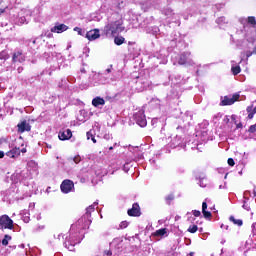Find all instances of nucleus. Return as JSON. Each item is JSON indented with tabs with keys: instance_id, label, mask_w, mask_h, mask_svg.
Listing matches in <instances>:
<instances>
[{
	"instance_id": "a878e982",
	"label": "nucleus",
	"mask_w": 256,
	"mask_h": 256,
	"mask_svg": "<svg viewBox=\"0 0 256 256\" xmlns=\"http://www.w3.org/2000/svg\"><path fill=\"white\" fill-rule=\"evenodd\" d=\"M199 228L197 227V225H190L189 228H188V232L189 233H197V230Z\"/></svg>"
},
{
	"instance_id": "de8ad7c7",
	"label": "nucleus",
	"mask_w": 256,
	"mask_h": 256,
	"mask_svg": "<svg viewBox=\"0 0 256 256\" xmlns=\"http://www.w3.org/2000/svg\"><path fill=\"white\" fill-rule=\"evenodd\" d=\"M252 113L255 115V113H256V106L254 108L252 106Z\"/></svg>"
},
{
	"instance_id": "c85d7f7f",
	"label": "nucleus",
	"mask_w": 256,
	"mask_h": 256,
	"mask_svg": "<svg viewBox=\"0 0 256 256\" xmlns=\"http://www.w3.org/2000/svg\"><path fill=\"white\" fill-rule=\"evenodd\" d=\"M142 83V89H147V87H149V85H151V82L149 80H146L144 82H141Z\"/></svg>"
},
{
	"instance_id": "5fc2aeb1",
	"label": "nucleus",
	"mask_w": 256,
	"mask_h": 256,
	"mask_svg": "<svg viewBox=\"0 0 256 256\" xmlns=\"http://www.w3.org/2000/svg\"><path fill=\"white\" fill-rule=\"evenodd\" d=\"M39 229H45V226H40Z\"/></svg>"
},
{
	"instance_id": "f704fd0d",
	"label": "nucleus",
	"mask_w": 256,
	"mask_h": 256,
	"mask_svg": "<svg viewBox=\"0 0 256 256\" xmlns=\"http://www.w3.org/2000/svg\"><path fill=\"white\" fill-rule=\"evenodd\" d=\"M0 59H7V53L6 52H1L0 53Z\"/></svg>"
},
{
	"instance_id": "39448f33",
	"label": "nucleus",
	"mask_w": 256,
	"mask_h": 256,
	"mask_svg": "<svg viewBox=\"0 0 256 256\" xmlns=\"http://www.w3.org/2000/svg\"><path fill=\"white\" fill-rule=\"evenodd\" d=\"M62 193H71V191L75 190V184L71 180H64L60 186Z\"/></svg>"
},
{
	"instance_id": "cd10ccee",
	"label": "nucleus",
	"mask_w": 256,
	"mask_h": 256,
	"mask_svg": "<svg viewBox=\"0 0 256 256\" xmlns=\"http://www.w3.org/2000/svg\"><path fill=\"white\" fill-rule=\"evenodd\" d=\"M119 227H120L121 229H127V227H129V222H127V221H122V222L120 223Z\"/></svg>"
},
{
	"instance_id": "ddd939ff",
	"label": "nucleus",
	"mask_w": 256,
	"mask_h": 256,
	"mask_svg": "<svg viewBox=\"0 0 256 256\" xmlns=\"http://www.w3.org/2000/svg\"><path fill=\"white\" fill-rule=\"evenodd\" d=\"M19 133H25V131H31V125L27 121H23L18 124Z\"/></svg>"
},
{
	"instance_id": "8fccbe9b",
	"label": "nucleus",
	"mask_w": 256,
	"mask_h": 256,
	"mask_svg": "<svg viewBox=\"0 0 256 256\" xmlns=\"http://www.w3.org/2000/svg\"><path fill=\"white\" fill-rule=\"evenodd\" d=\"M5 13V9H0V15H3Z\"/></svg>"
},
{
	"instance_id": "4c0bfd02",
	"label": "nucleus",
	"mask_w": 256,
	"mask_h": 256,
	"mask_svg": "<svg viewBox=\"0 0 256 256\" xmlns=\"http://www.w3.org/2000/svg\"><path fill=\"white\" fill-rule=\"evenodd\" d=\"M205 179L200 180V187H207V184L204 183Z\"/></svg>"
},
{
	"instance_id": "a19ab883",
	"label": "nucleus",
	"mask_w": 256,
	"mask_h": 256,
	"mask_svg": "<svg viewBox=\"0 0 256 256\" xmlns=\"http://www.w3.org/2000/svg\"><path fill=\"white\" fill-rule=\"evenodd\" d=\"M243 209H246V211H249L250 207L249 205H247V203L243 204Z\"/></svg>"
},
{
	"instance_id": "f257e3e1",
	"label": "nucleus",
	"mask_w": 256,
	"mask_h": 256,
	"mask_svg": "<svg viewBox=\"0 0 256 256\" xmlns=\"http://www.w3.org/2000/svg\"><path fill=\"white\" fill-rule=\"evenodd\" d=\"M95 205L97 204L94 203V205H90L86 209V214L84 215V217L79 219L77 224L71 226V231L75 230V227H78V229H89V225H91V213L95 211Z\"/></svg>"
},
{
	"instance_id": "bb28decb",
	"label": "nucleus",
	"mask_w": 256,
	"mask_h": 256,
	"mask_svg": "<svg viewBox=\"0 0 256 256\" xmlns=\"http://www.w3.org/2000/svg\"><path fill=\"white\" fill-rule=\"evenodd\" d=\"M80 115H83V116H78V121H81L82 123H85V110H81L80 111Z\"/></svg>"
},
{
	"instance_id": "ea45409f",
	"label": "nucleus",
	"mask_w": 256,
	"mask_h": 256,
	"mask_svg": "<svg viewBox=\"0 0 256 256\" xmlns=\"http://www.w3.org/2000/svg\"><path fill=\"white\" fill-rule=\"evenodd\" d=\"M87 139H92V137H94L93 136V133H91V132H87Z\"/></svg>"
},
{
	"instance_id": "9b49d317",
	"label": "nucleus",
	"mask_w": 256,
	"mask_h": 256,
	"mask_svg": "<svg viewBox=\"0 0 256 256\" xmlns=\"http://www.w3.org/2000/svg\"><path fill=\"white\" fill-rule=\"evenodd\" d=\"M69 27L65 24H57L54 27L51 28L52 33H64V31H67Z\"/></svg>"
},
{
	"instance_id": "6ab92c4d",
	"label": "nucleus",
	"mask_w": 256,
	"mask_h": 256,
	"mask_svg": "<svg viewBox=\"0 0 256 256\" xmlns=\"http://www.w3.org/2000/svg\"><path fill=\"white\" fill-rule=\"evenodd\" d=\"M64 245L69 251H73V248L75 247V245H77V242H71V240H67L66 238Z\"/></svg>"
},
{
	"instance_id": "f03ea898",
	"label": "nucleus",
	"mask_w": 256,
	"mask_h": 256,
	"mask_svg": "<svg viewBox=\"0 0 256 256\" xmlns=\"http://www.w3.org/2000/svg\"><path fill=\"white\" fill-rule=\"evenodd\" d=\"M8 147L10 150L6 152V157L17 159L21 155V149L15 145V142H9Z\"/></svg>"
},
{
	"instance_id": "c9c22d12",
	"label": "nucleus",
	"mask_w": 256,
	"mask_h": 256,
	"mask_svg": "<svg viewBox=\"0 0 256 256\" xmlns=\"http://www.w3.org/2000/svg\"><path fill=\"white\" fill-rule=\"evenodd\" d=\"M253 53L256 55V47L254 48L253 52H248L246 54V57H251V55H253Z\"/></svg>"
},
{
	"instance_id": "37998d69",
	"label": "nucleus",
	"mask_w": 256,
	"mask_h": 256,
	"mask_svg": "<svg viewBox=\"0 0 256 256\" xmlns=\"http://www.w3.org/2000/svg\"><path fill=\"white\" fill-rule=\"evenodd\" d=\"M64 235L63 234H59L58 236H57V239L59 240V241H61V239H64Z\"/></svg>"
},
{
	"instance_id": "49530a36",
	"label": "nucleus",
	"mask_w": 256,
	"mask_h": 256,
	"mask_svg": "<svg viewBox=\"0 0 256 256\" xmlns=\"http://www.w3.org/2000/svg\"><path fill=\"white\" fill-rule=\"evenodd\" d=\"M20 153H27V149H26V148H22V149L20 150Z\"/></svg>"
},
{
	"instance_id": "72a5a7b5",
	"label": "nucleus",
	"mask_w": 256,
	"mask_h": 256,
	"mask_svg": "<svg viewBox=\"0 0 256 256\" xmlns=\"http://www.w3.org/2000/svg\"><path fill=\"white\" fill-rule=\"evenodd\" d=\"M175 199V195L170 194L166 197V201H173Z\"/></svg>"
},
{
	"instance_id": "5701e85b",
	"label": "nucleus",
	"mask_w": 256,
	"mask_h": 256,
	"mask_svg": "<svg viewBox=\"0 0 256 256\" xmlns=\"http://www.w3.org/2000/svg\"><path fill=\"white\" fill-rule=\"evenodd\" d=\"M114 43L115 45H123V43H125V38L122 36H117L114 38Z\"/></svg>"
},
{
	"instance_id": "20e7f679",
	"label": "nucleus",
	"mask_w": 256,
	"mask_h": 256,
	"mask_svg": "<svg viewBox=\"0 0 256 256\" xmlns=\"http://www.w3.org/2000/svg\"><path fill=\"white\" fill-rule=\"evenodd\" d=\"M103 32L109 36V35H116V33L119 32V22H113L104 27Z\"/></svg>"
},
{
	"instance_id": "4be33fe9",
	"label": "nucleus",
	"mask_w": 256,
	"mask_h": 256,
	"mask_svg": "<svg viewBox=\"0 0 256 256\" xmlns=\"http://www.w3.org/2000/svg\"><path fill=\"white\" fill-rule=\"evenodd\" d=\"M68 161H69V163H75L77 165V164L81 163V156L76 155L74 157H70L68 159Z\"/></svg>"
},
{
	"instance_id": "4d7b16f0",
	"label": "nucleus",
	"mask_w": 256,
	"mask_h": 256,
	"mask_svg": "<svg viewBox=\"0 0 256 256\" xmlns=\"http://www.w3.org/2000/svg\"><path fill=\"white\" fill-rule=\"evenodd\" d=\"M101 83H106V81H103V80H102Z\"/></svg>"
},
{
	"instance_id": "6e6d98bb",
	"label": "nucleus",
	"mask_w": 256,
	"mask_h": 256,
	"mask_svg": "<svg viewBox=\"0 0 256 256\" xmlns=\"http://www.w3.org/2000/svg\"><path fill=\"white\" fill-rule=\"evenodd\" d=\"M217 21H223V18H219Z\"/></svg>"
},
{
	"instance_id": "13d9d810",
	"label": "nucleus",
	"mask_w": 256,
	"mask_h": 256,
	"mask_svg": "<svg viewBox=\"0 0 256 256\" xmlns=\"http://www.w3.org/2000/svg\"><path fill=\"white\" fill-rule=\"evenodd\" d=\"M107 255H111V252H108Z\"/></svg>"
},
{
	"instance_id": "7ed1b4c3",
	"label": "nucleus",
	"mask_w": 256,
	"mask_h": 256,
	"mask_svg": "<svg viewBox=\"0 0 256 256\" xmlns=\"http://www.w3.org/2000/svg\"><path fill=\"white\" fill-rule=\"evenodd\" d=\"M134 119L140 127H147V118L145 117V111L139 110L134 114Z\"/></svg>"
},
{
	"instance_id": "7c9ffc66",
	"label": "nucleus",
	"mask_w": 256,
	"mask_h": 256,
	"mask_svg": "<svg viewBox=\"0 0 256 256\" xmlns=\"http://www.w3.org/2000/svg\"><path fill=\"white\" fill-rule=\"evenodd\" d=\"M249 133H255L256 132V124H254V125H251L250 127H249Z\"/></svg>"
},
{
	"instance_id": "603ef678",
	"label": "nucleus",
	"mask_w": 256,
	"mask_h": 256,
	"mask_svg": "<svg viewBox=\"0 0 256 256\" xmlns=\"http://www.w3.org/2000/svg\"><path fill=\"white\" fill-rule=\"evenodd\" d=\"M109 151H113V146H111V147L109 148Z\"/></svg>"
},
{
	"instance_id": "423d86ee",
	"label": "nucleus",
	"mask_w": 256,
	"mask_h": 256,
	"mask_svg": "<svg viewBox=\"0 0 256 256\" xmlns=\"http://www.w3.org/2000/svg\"><path fill=\"white\" fill-rule=\"evenodd\" d=\"M0 227L2 229H13V221L7 215H2L0 217Z\"/></svg>"
},
{
	"instance_id": "f8f14e48",
	"label": "nucleus",
	"mask_w": 256,
	"mask_h": 256,
	"mask_svg": "<svg viewBox=\"0 0 256 256\" xmlns=\"http://www.w3.org/2000/svg\"><path fill=\"white\" fill-rule=\"evenodd\" d=\"M128 215L130 217H139V215H141L139 204H133L132 209L128 210Z\"/></svg>"
},
{
	"instance_id": "c756f323",
	"label": "nucleus",
	"mask_w": 256,
	"mask_h": 256,
	"mask_svg": "<svg viewBox=\"0 0 256 256\" xmlns=\"http://www.w3.org/2000/svg\"><path fill=\"white\" fill-rule=\"evenodd\" d=\"M74 31L78 32V35H82V36L85 35V32L79 27H75Z\"/></svg>"
},
{
	"instance_id": "0eeeda50",
	"label": "nucleus",
	"mask_w": 256,
	"mask_h": 256,
	"mask_svg": "<svg viewBox=\"0 0 256 256\" xmlns=\"http://www.w3.org/2000/svg\"><path fill=\"white\" fill-rule=\"evenodd\" d=\"M179 65H193V60L191 59V53L185 52L183 53L179 60H178Z\"/></svg>"
},
{
	"instance_id": "b1692460",
	"label": "nucleus",
	"mask_w": 256,
	"mask_h": 256,
	"mask_svg": "<svg viewBox=\"0 0 256 256\" xmlns=\"http://www.w3.org/2000/svg\"><path fill=\"white\" fill-rule=\"evenodd\" d=\"M9 241H11V236L5 235L3 240H2V245H4V246L9 245Z\"/></svg>"
},
{
	"instance_id": "f3484780",
	"label": "nucleus",
	"mask_w": 256,
	"mask_h": 256,
	"mask_svg": "<svg viewBox=\"0 0 256 256\" xmlns=\"http://www.w3.org/2000/svg\"><path fill=\"white\" fill-rule=\"evenodd\" d=\"M168 235L169 234L167 228H161L154 232V237H167Z\"/></svg>"
},
{
	"instance_id": "a18cd8bd",
	"label": "nucleus",
	"mask_w": 256,
	"mask_h": 256,
	"mask_svg": "<svg viewBox=\"0 0 256 256\" xmlns=\"http://www.w3.org/2000/svg\"><path fill=\"white\" fill-rule=\"evenodd\" d=\"M23 221H24V223H29V217L25 216Z\"/></svg>"
},
{
	"instance_id": "4468645a",
	"label": "nucleus",
	"mask_w": 256,
	"mask_h": 256,
	"mask_svg": "<svg viewBox=\"0 0 256 256\" xmlns=\"http://www.w3.org/2000/svg\"><path fill=\"white\" fill-rule=\"evenodd\" d=\"M240 22L242 23V25H251L252 27H255L256 25V20H255V17L253 16H250L248 18H241L240 19Z\"/></svg>"
},
{
	"instance_id": "2f4dec72",
	"label": "nucleus",
	"mask_w": 256,
	"mask_h": 256,
	"mask_svg": "<svg viewBox=\"0 0 256 256\" xmlns=\"http://www.w3.org/2000/svg\"><path fill=\"white\" fill-rule=\"evenodd\" d=\"M192 213H193L194 217H201V211H199V210H194V211H192Z\"/></svg>"
},
{
	"instance_id": "79ce46f5",
	"label": "nucleus",
	"mask_w": 256,
	"mask_h": 256,
	"mask_svg": "<svg viewBox=\"0 0 256 256\" xmlns=\"http://www.w3.org/2000/svg\"><path fill=\"white\" fill-rule=\"evenodd\" d=\"M219 189H227V184L226 183H224V185L222 184V185H220L219 186Z\"/></svg>"
},
{
	"instance_id": "864d4df0",
	"label": "nucleus",
	"mask_w": 256,
	"mask_h": 256,
	"mask_svg": "<svg viewBox=\"0 0 256 256\" xmlns=\"http://www.w3.org/2000/svg\"><path fill=\"white\" fill-rule=\"evenodd\" d=\"M29 165H35V162H30Z\"/></svg>"
},
{
	"instance_id": "3c124183",
	"label": "nucleus",
	"mask_w": 256,
	"mask_h": 256,
	"mask_svg": "<svg viewBox=\"0 0 256 256\" xmlns=\"http://www.w3.org/2000/svg\"><path fill=\"white\" fill-rule=\"evenodd\" d=\"M20 23H25V18H20Z\"/></svg>"
},
{
	"instance_id": "473e14b6",
	"label": "nucleus",
	"mask_w": 256,
	"mask_h": 256,
	"mask_svg": "<svg viewBox=\"0 0 256 256\" xmlns=\"http://www.w3.org/2000/svg\"><path fill=\"white\" fill-rule=\"evenodd\" d=\"M228 165H230V167H233L235 165V160H233V158H229Z\"/></svg>"
},
{
	"instance_id": "9d476101",
	"label": "nucleus",
	"mask_w": 256,
	"mask_h": 256,
	"mask_svg": "<svg viewBox=\"0 0 256 256\" xmlns=\"http://www.w3.org/2000/svg\"><path fill=\"white\" fill-rule=\"evenodd\" d=\"M58 137L60 141H68V139L73 137V132L70 129L62 130L59 132Z\"/></svg>"
},
{
	"instance_id": "393cba45",
	"label": "nucleus",
	"mask_w": 256,
	"mask_h": 256,
	"mask_svg": "<svg viewBox=\"0 0 256 256\" xmlns=\"http://www.w3.org/2000/svg\"><path fill=\"white\" fill-rule=\"evenodd\" d=\"M252 111H253V106H248L247 107V112L249 113L248 114V119H253L255 114H253Z\"/></svg>"
},
{
	"instance_id": "58836bf2",
	"label": "nucleus",
	"mask_w": 256,
	"mask_h": 256,
	"mask_svg": "<svg viewBox=\"0 0 256 256\" xmlns=\"http://www.w3.org/2000/svg\"><path fill=\"white\" fill-rule=\"evenodd\" d=\"M252 233L256 235V223L252 225Z\"/></svg>"
},
{
	"instance_id": "6e6552de",
	"label": "nucleus",
	"mask_w": 256,
	"mask_h": 256,
	"mask_svg": "<svg viewBox=\"0 0 256 256\" xmlns=\"http://www.w3.org/2000/svg\"><path fill=\"white\" fill-rule=\"evenodd\" d=\"M239 93H235L232 96H225L224 99L222 100V105H233L235 101H239Z\"/></svg>"
},
{
	"instance_id": "1a4fd4ad",
	"label": "nucleus",
	"mask_w": 256,
	"mask_h": 256,
	"mask_svg": "<svg viewBox=\"0 0 256 256\" xmlns=\"http://www.w3.org/2000/svg\"><path fill=\"white\" fill-rule=\"evenodd\" d=\"M101 37V34L99 33V29H93L86 33V39L88 41H95L96 39H99Z\"/></svg>"
},
{
	"instance_id": "dca6fc26",
	"label": "nucleus",
	"mask_w": 256,
	"mask_h": 256,
	"mask_svg": "<svg viewBox=\"0 0 256 256\" xmlns=\"http://www.w3.org/2000/svg\"><path fill=\"white\" fill-rule=\"evenodd\" d=\"M92 105H93V107H101V106L105 105V99H103L101 97H96L92 100Z\"/></svg>"
},
{
	"instance_id": "09e8293b",
	"label": "nucleus",
	"mask_w": 256,
	"mask_h": 256,
	"mask_svg": "<svg viewBox=\"0 0 256 256\" xmlns=\"http://www.w3.org/2000/svg\"><path fill=\"white\" fill-rule=\"evenodd\" d=\"M91 140L93 141V143H97V140L95 139V136H93V137L91 138Z\"/></svg>"
},
{
	"instance_id": "a211bd4d",
	"label": "nucleus",
	"mask_w": 256,
	"mask_h": 256,
	"mask_svg": "<svg viewBox=\"0 0 256 256\" xmlns=\"http://www.w3.org/2000/svg\"><path fill=\"white\" fill-rule=\"evenodd\" d=\"M202 213L206 219L211 217V212L207 211V202L202 203Z\"/></svg>"
},
{
	"instance_id": "2eb2a0df",
	"label": "nucleus",
	"mask_w": 256,
	"mask_h": 256,
	"mask_svg": "<svg viewBox=\"0 0 256 256\" xmlns=\"http://www.w3.org/2000/svg\"><path fill=\"white\" fill-rule=\"evenodd\" d=\"M13 61L15 63H23V61H25V56L21 52H15L13 55Z\"/></svg>"
},
{
	"instance_id": "e433bc0d",
	"label": "nucleus",
	"mask_w": 256,
	"mask_h": 256,
	"mask_svg": "<svg viewBox=\"0 0 256 256\" xmlns=\"http://www.w3.org/2000/svg\"><path fill=\"white\" fill-rule=\"evenodd\" d=\"M111 71H113V66H110L109 68L106 69L105 75L111 73Z\"/></svg>"
},
{
	"instance_id": "c03bdc74",
	"label": "nucleus",
	"mask_w": 256,
	"mask_h": 256,
	"mask_svg": "<svg viewBox=\"0 0 256 256\" xmlns=\"http://www.w3.org/2000/svg\"><path fill=\"white\" fill-rule=\"evenodd\" d=\"M3 157H5V152L0 151V159H3Z\"/></svg>"
},
{
	"instance_id": "bf43d9fd",
	"label": "nucleus",
	"mask_w": 256,
	"mask_h": 256,
	"mask_svg": "<svg viewBox=\"0 0 256 256\" xmlns=\"http://www.w3.org/2000/svg\"><path fill=\"white\" fill-rule=\"evenodd\" d=\"M225 179H227V174L225 175Z\"/></svg>"
},
{
	"instance_id": "412c9836",
	"label": "nucleus",
	"mask_w": 256,
	"mask_h": 256,
	"mask_svg": "<svg viewBox=\"0 0 256 256\" xmlns=\"http://www.w3.org/2000/svg\"><path fill=\"white\" fill-rule=\"evenodd\" d=\"M235 63L234 61H232V68H231V71L233 73V75H239V73H241V67L239 65H236L233 64Z\"/></svg>"
},
{
	"instance_id": "aec40b11",
	"label": "nucleus",
	"mask_w": 256,
	"mask_h": 256,
	"mask_svg": "<svg viewBox=\"0 0 256 256\" xmlns=\"http://www.w3.org/2000/svg\"><path fill=\"white\" fill-rule=\"evenodd\" d=\"M229 221H231V223H233L234 225H237L238 227H241L243 225V220L235 219L234 216H230Z\"/></svg>"
}]
</instances>
